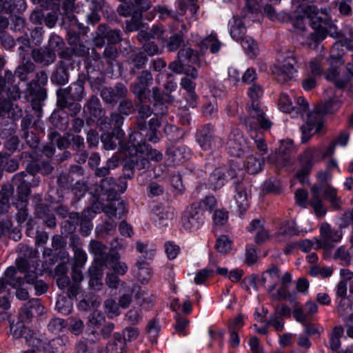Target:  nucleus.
I'll return each instance as SVG.
<instances>
[{
	"label": "nucleus",
	"instance_id": "20",
	"mask_svg": "<svg viewBox=\"0 0 353 353\" xmlns=\"http://www.w3.org/2000/svg\"><path fill=\"white\" fill-rule=\"evenodd\" d=\"M148 61V58L147 55L143 52H141V50L132 51L129 57V63L132 65L130 74L131 75H137L139 70L145 68Z\"/></svg>",
	"mask_w": 353,
	"mask_h": 353
},
{
	"label": "nucleus",
	"instance_id": "13",
	"mask_svg": "<svg viewBox=\"0 0 353 353\" xmlns=\"http://www.w3.org/2000/svg\"><path fill=\"white\" fill-rule=\"evenodd\" d=\"M153 77L149 70H143L137 76V81L130 86L131 92L134 97H148V87L152 83Z\"/></svg>",
	"mask_w": 353,
	"mask_h": 353
},
{
	"label": "nucleus",
	"instance_id": "58",
	"mask_svg": "<svg viewBox=\"0 0 353 353\" xmlns=\"http://www.w3.org/2000/svg\"><path fill=\"white\" fill-rule=\"evenodd\" d=\"M65 43L62 38L57 35H52L50 37L48 45L46 48L50 52L56 53L57 50L63 48Z\"/></svg>",
	"mask_w": 353,
	"mask_h": 353
},
{
	"label": "nucleus",
	"instance_id": "23",
	"mask_svg": "<svg viewBox=\"0 0 353 353\" xmlns=\"http://www.w3.org/2000/svg\"><path fill=\"white\" fill-rule=\"evenodd\" d=\"M97 37L105 38L110 43L115 44L121 40V32L118 29H110L105 24H100L97 28Z\"/></svg>",
	"mask_w": 353,
	"mask_h": 353
},
{
	"label": "nucleus",
	"instance_id": "51",
	"mask_svg": "<svg viewBox=\"0 0 353 353\" xmlns=\"http://www.w3.org/2000/svg\"><path fill=\"white\" fill-rule=\"evenodd\" d=\"M181 85L188 92V97L190 101V105L194 106L195 102V93L194 92L195 88V83L189 79L188 77H183L181 80Z\"/></svg>",
	"mask_w": 353,
	"mask_h": 353
},
{
	"label": "nucleus",
	"instance_id": "57",
	"mask_svg": "<svg viewBox=\"0 0 353 353\" xmlns=\"http://www.w3.org/2000/svg\"><path fill=\"white\" fill-rule=\"evenodd\" d=\"M279 106L282 112H291L294 110L292 99L286 94H281L279 98Z\"/></svg>",
	"mask_w": 353,
	"mask_h": 353
},
{
	"label": "nucleus",
	"instance_id": "27",
	"mask_svg": "<svg viewBox=\"0 0 353 353\" xmlns=\"http://www.w3.org/2000/svg\"><path fill=\"white\" fill-rule=\"evenodd\" d=\"M201 207V203H193L188 208L186 214L182 218L183 225L186 228H191L193 226V223L190 221V219L195 221L196 223H199L201 221V217L199 213V209Z\"/></svg>",
	"mask_w": 353,
	"mask_h": 353
},
{
	"label": "nucleus",
	"instance_id": "52",
	"mask_svg": "<svg viewBox=\"0 0 353 353\" xmlns=\"http://www.w3.org/2000/svg\"><path fill=\"white\" fill-rule=\"evenodd\" d=\"M67 326L66 322L59 318L52 319L48 325V330L52 334H57L62 332Z\"/></svg>",
	"mask_w": 353,
	"mask_h": 353
},
{
	"label": "nucleus",
	"instance_id": "48",
	"mask_svg": "<svg viewBox=\"0 0 353 353\" xmlns=\"http://www.w3.org/2000/svg\"><path fill=\"white\" fill-rule=\"evenodd\" d=\"M183 42V34L181 32L175 33L168 39L167 48L170 52H174L182 46Z\"/></svg>",
	"mask_w": 353,
	"mask_h": 353
},
{
	"label": "nucleus",
	"instance_id": "18",
	"mask_svg": "<svg viewBox=\"0 0 353 353\" xmlns=\"http://www.w3.org/2000/svg\"><path fill=\"white\" fill-rule=\"evenodd\" d=\"M30 54L35 63L43 66H48L54 63L57 58L56 53L49 51L46 47L34 48Z\"/></svg>",
	"mask_w": 353,
	"mask_h": 353
},
{
	"label": "nucleus",
	"instance_id": "28",
	"mask_svg": "<svg viewBox=\"0 0 353 353\" xmlns=\"http://www.w3.org/2000/svg\"><path fill=\"white\" fill-rule=\"evenodd\" d=\"M101 191L107 196L108 201L114 200L117 195V185L112 177H105L101 181Z\"/></svg>",
	"mask_w": 353,
	"mask_h": 353
},
{
	"label": "nucleus",
	"instance_id": "5",
	"mask_svg": "<svg viewBox=\"0 0 353 353\" xmlns=\"http://www.w3.org/2000/svg\"><path fill=\"white\" fill-rule=\"evenodd\" d=\"M248 115L244 117L243 123L250 133H261V130H266L270 128L272 123L266 118L265 114L260 107V103H251L247 107Z\"/></svg>",
	"mask_w": 353,
	"mask_h": 353
},
{
	"label": "nucleus",
	"instance_id": "9",
	"mask_svg": "<svg viewBox=\"0 0 353 353\" xmlns=\"http://www.w3.org/2000/svg\"><path fill=\"white\" fill-rule=\"evenodd\" d=\"M89 251L94 254V261L100 268L107 265L108 261H115V260L119 258V254L116 252L107 254L106 245L95 240L90 241Z\"/></svg>",
	"mask_w": 353,
	"mask_h": 353
},
{
	"label": "nucleus",
	"instance_id": "17",
	"mask_svg": "<svg viewBox=\"0 0 353 353\" xmlns=\"http://www.w3.org/2000/svg\"><path fill=\"white\" fill-rule=\"evenodd\" d=\"M44 312V307L39 299H32L21 307L19 318L21 321H30L33 318L41 316Z\"/></svg>",
	"mask_w": 353,
	"mask_h": 353
},
{
	"label": "nucleus",
	"instance_id": "11",
	"mask_svg": "<svg viewBox=\"0 0 353 353\" xmlns=\"http://www.w3.org/2000/svg\"><path fill=\"white\" fill-rule=\"evenodd\" d=\"M136 99L135 105L137 107V115L136 123L140 130H145L148 128L147 119L152 114L154 108L147 103L150 100L148 97H134Z\"/></svg>",
	"mask_w": 353,
	"mask_h": 353
},
{
	"label": "nucleus",
	"instance_id": "64",
	"mask_svg": "<svg viewBox=\"0 0 353 353\" xmlns=\"http://www.w3.org/2000/svg\"><path fill=\"white\" fill-rule=\"evenodd\" d=\"M114 136H116V134H112V132L111 133L106 132L101 134V140L105 150H114L116 148L117 143L114 140Z\"/></svg>",
	"mask_w": 353,
	"mask_h": 353
},
{
	"label": "nucleus",
	"instance_id": "4",
	"mask_svg": "<svg viewBox=\"0 0 353 353\" xmlns=\"http://www.w3.org/2000/svg\"><path fill=\"white\" fill-rule=\"evenodd\" d=\"M245 18V15H243L241 18L233 17L230 21V35L232 38L237 41H241L242 47L246 51V53L250 58L256 56L259 48L256 42L251 38L245 35L247 29L243 19Z\"/></svg>",
	"mask_w": 353,
	"mask_h": 353
},
{
	"label": "nucleus",
	"instance_id": "36",
	"mask_svg": "<svg viewBox=\"0 0 353 353\" xmlns=\"http://www.w3.org/2000/svg\"><path fill=\"white\" fill-rule=\"evenodd\" d=\"M234 137L233 139H230L228 143L231 149L232 154L239 157L243 153L245 141L240 133H238Z\"/></svg>",
	"mask_w": 353,
	"mask_h": 353
},
{
	"label": "nucleus",
	"instance_id": "55",
	"mask_svg": "<svg viewBox=\"0 0 353 353\" xmlns=\"http://www.w3.org/2000/svg\"><path fill=\"white\" fill-rule=\"evenodd\" d=\"M119 303H117L112 299H108L104 301L105 312L110 318H113L119 314Z\"/></svg>",
	"mask_w": 353,
	"mask_h": 353
},
{
	"label": "nucleus",
	"instance_id": "37",
	"mask_svg": "<svg viewBox=\"0 0 353 353\" xmlns=\"http://www.w3.org/2000/svg\"><path fill=\"white\" fill-rule=\"evenodd\" d=\"M236 191L237 194L234 196V199L239 209L240 213H243L248 208V195L245 188L243 185H239L236 188Z\"/></svg>",
	"mask_w": 353,
	"mask_h": 353
},
{
	"label": "nucleus",
	"instance_id": "38",
	"mask_svg": "<svg viewBox=\"0 0 353 353\" xmlns=\"http://www.w3.org/2000/svg\"><path fill=\"white\" fill-rule=\"evenodd\" d=\"M90 279L89 281L90 287L94 290H99L103 285L101 281L103 272L99 268H94L89 271Z\"/></svg>",
	"mask_w": 353,
	"mask_h": 353
},
{
	"label": "nucleus",
	"instance_id": "2",
	"mask_svg": "<svg viewBox=\"0 0 353 353\" xmlns=\"http://www.w3.org/2000/svg\"><path fill=\"white\" fill-rule=\"evenodd\" d=\"M176 58V60L169 63L168 68L176 74H183L196 79L198 77V71L190 64H196L199 62V52L189 47L183 48L178 52Z\"/></svg>",
	"mask_w": 353,
	"mask_h": 353
},
{
	"label": "nucleus",
	"instance_id": "35",
	"mask_svg": "<svg viewBox=\"0 0 353 353\" xmlns=\"http://www.w3.org/2000/svg\"><path fill=\"white\" fill-rule=\"evenodd\" d=\"M337 312L347 324L353 322V307L350 301L342 299L339 304Z\"/></svg>",
	"mask_w": 353,
	"mask_h": 353
},
{
	"label": "nucleus",
	"instance_id": "33",
	"mask_svg": "<svg viewBox=\"0 0 353 353\" xmlns=\"http://www.w3.org/2000/svg\"><path fill=\"white\" fill-rule=\"evenodd\" d=\"M103 212L108 216V218L117 217V215L120 217L125 212L123 201L112 200L111 203L104 206Z\"/></svg>",
	"mask_w": 353,
	"mask_h": 353
},
{
	"label": "nucleus",
	"instance_id": "8",
	"mask_svg": "<svg viewBox=\"0 0 353 353\" xmlns=\"http://www.w3.org/2000/svg\"><path fill=\"white\" fill-rule=\"evenodd\" d=\"M296 63V61L292 55L281 57L273 70L276 81L285 83L292 79L295 72L294 66Z\"/></svg>",
	"mask_w": 353,
	"mask_h": 353
},
{
	"label": "nucleus",
	"instance_id": "60",
	"mask_svg": "<svg viewBox=\"0 0 353 353\" xmlns=\"http://www.w3.org/2000/svg\"><path fill=\"white\" fill-rule=\"evenodd\" d=\"M130 3L134 6V8L137 7L133 12H139L141 14L149 10L152 6V3L150 0H130Z\"/></svg>",
	"mask_w": 353,
	"mask_h": 353
},
{
	"label": "nucleus",
	"instance_id": "41",
	"mask_svg": "<svg viewBox=\"0 0 353 353\" xmlns=\"http://www.w3.org/2000/svg\"><path fill=\"white\" fill-rule=\"evenodd\" d=\"M324 198L327 200L332 208L334 209H340L341 201L340 198L337 196L336 190L330 186L325 188L323 190Z\"/></svg>",
	"mask_w": 353,
	"mask_h": 353
},
{
	"label": "nucleus",
	"instance_id": "46",
	"mask_svg": "<svg viewBox=\"0 0 353 353\" xmlns=\"http://www.w3.org/2000/svg\"><path fill=\"white\" fill-rule=\"evenodd\" d=\"M57 104L60 108H66L70 105L72 103H74L76 101H73L70 94H68V90L66 89L60 88L57 92Z\"/></svg>",
	"mask_w": 353,
	"mask_h": 353
},
{
	"label": "nucleus",
	"instance_id": "43",
	"mask_svg": "<svg viewBox=\"0 0 353 353\" xmlns=\"http://www.w3.org/2000/svg\"><path fill=\"white\" fill-rule=\"evenodd\" d=\"M344 330L342 326H336L332 330L330 339V347L335 351L341 346V338L343 334Z\"/></svg>",
	"mask_w": 353,
	"mask_h": 353
},
{
	"label": "nucleus",
	"instance_id": "54",
	"mask_svg": "<svg viewBox=\"0 0 353 353\" xmlns=\"http://www.w3.org/2000/svg\"><path fill=\"white\" fill-rule=\"evenodd\" d=\"M201 45L203 47L210 48L212 53H216L219 52L221 47L220 41H218L216 37L213 35H210L205 38L202 41Z\"/></svg>",
	"mask_w": 353,
	"mask_h": 353
},
{
	"label": "nucleus",
	"instance_id": "45",
	"mask_svg": "<svg viewBox=\"0 0 353 353\" xmlns=\"http://www.w3.org/2000/svg\"><path fill=\"white\" fill-rule=\"evenodd\" d=\"M143 14L139 12H133V16L130 20L125 21V28L129 32L138 30L143 26Z\"/></svg>",
	"mask_w": 353,
	"mask_h": 353
},
{
	"label": "nucleus",
	"instance_id": "61",
	"mask_svg": "<svg viewBox=\"0 0 353 353\" xmlns=\"http://www.w3.org/2000/svg\"><path fill=\"white\" fill-rule=\"evenodd\" d=\"M215 248L220 253H227L231 250V241L228 236L222 235L217 239Z\"/></svg>",
	"mask_w": 353,
	"mask_h": 353
},
{
	"label": "nucleus",
	"instance_id": "12",
	"mask_svg": "<svg viewBox=\"0 0 353 353\" xmlns=\"http://www.w3.org/2000/svg\"><path fill=\"white\" fill-rule=\"evenodd\" d=\"M124 123V117L119 112L114 111L110 113V117H105L99 121V126L105 131L112 130L116 134L117 139H121L124 133L121 126Z\"/></svg>",
	"mask_w": 353,
	"mask_h": 353
},
{
	"label": "nucleus",
	"instance_id": "63",
	"mask_svg": "<svg viewBox=\"0 0 353 353\" xmlns=\"http://www.w3.org/2000/svg\"><path fill=\"white\" fill-rule=\"evenodd\" d=\"M263 94V90L261 85L254 83L249 88L248 95L251 99V103H259L258 99Z\"/></svg>",
	"mask_w": 353,
	"mask_h": 353
},
{
	"label": "nucleus",
	"instance_id": "21",
	"mask_svg": "<svg viewBox=\"0 0 353 353\" xmlns=\"http://www.w3.org/2000/svg\"><path fill=\"white\" fill-rule=\"evenodd\" d=\"M279 279V269L277 266L272 265L262 274L259 282L262 285H268V291L272 292L276 288Z\"/></svg>",
	"mask_w": 353,
	"mask_h": 353
},
{
	"label": "nucleus",
	"instance_id": "34",
	"mask_svg": "<svg viewBox=\"0 0 353 353\" xmlns=\"http://www.w3.org/2000/svg\"><path fill=\"white\" fill-rule=\"evenodd\" d=\"M9 130V132L2 130L1 136L2 139H5L3 144L6 149L10 152H14L19 148L20 141L17 136L12 134L13 129H10Z\"/></svg>",
	"mask_w": 353,
	"mask_h": 353
},
{
	"label": "nucleus",
	"instance_id": "62",
	"mask_svg": "<svg viewBox=\"0 0 353 353\" xmlns=\"http://www.w3.org/2000/svg\"><path fill=\"white\" fill-rule=\"evenodd\" d=\"M134 6L130 3V0L123 1V3L119 5L117 8L118 14L123 17H129L133 16Z\"/></svg>",
	"mask_w": 353,
	"mask_h": 353
},
{
	"label": "nucleus",
	"instance_id": "16",
	"mask_svg": "<svg viewBox=\"0 0 353 353\" xmlns=\"http://www.w3.org/2000/svg\"><path fill=\"white\" fill-rule=\"evenodd\" d=\"M26 176L24 172L16 174L12 178V183L17 186V201L27 205L31 190L30 183L24 179Z\"/></svg>",
	"mask_w": 353,
	"mask_h": 353
},
{
	"label": "nucleus",
	"instance_id": "50",
	"mask_svg": "<svg viewBox=\"0 0 353 353\" xmlns=\"http://www.w3.org/2000/svg\"><path fill=\"white\" fill-rule=\"evenodd\" d=\"M155 13L159 14V18L161 21L165 20L168 17H172L173 19L177 18L176 13H174L167 7L163 6L154 7L152 11L150 12V14L152 15V17H154Z\"/></svg>",
	"mask_w": 353,
	"mask_h": 353
},
{
	"label": "nucleus",
	"instance_id": "3",
	"mask_svg": "<svg viewBox=\"0 0 353 353\" xmlns=\"http://www.w3.org/2000/svg\"><path fill=\"white\" fill-rule=\"evenodd\" d=\"M48 82V75L46 71L38 72L35 78L27 84V91L31 96V106L37 112L38 117H41L43 102L47 97V90L43 88Z\"/></svg>",
	"mask_w": 353,
	"mask_h": 353
},
{
	"label": "nucleus",
	"instance_id": "31",
	"mask_svg": "<svg viewBox=\"0 0 353 353\" xmlns=\"http://www.w3.org/2000/svg\"><path fill=\"white\" fill-rule=\"evenodd\" d=\"M125 345V339L119 332H114L113 339L106 346V353H123Z\"/></svg>",
	"mask_w": 353,
	"mask_h": 353
},
{
	"label": "nucleus",
	"instance_id": "42",
	"mask_svg": "<svg viewBox=\"0 0 353 353\" xmlns=\"http://www.w3.org/2000/svg\"><path fill=\"white\" fill-rule=\"evenodd\" d=\"M263 163V159H259L253 155H250L248 157L246 161L247 171L251 174H256L261 170Z\"/></svg>",
	"mask_w": 353,
	"mask_h": 353
},
{
	"label": "nucleus",
	"instance_id": "49",
	"mask_svg": "<svg viewBox=\"0 0 353 353\" xmlns=\"http://www.w3.org/2000/svg\"><path fill=\"white\" fill-rule=\"evenodd\" d=\"M17 269L14 267L8 268L6 272L4 278L9 281V285L12 288H17L23 284V279L22 277H15Z\"/></svg>",
	"mask_w": 353,
	"mask_h": 353
},
{
	"label": "nucleus",
	"instance_id": "29",
	"mask_svg": "<svg viewBox=\"0 0 353 353\" xmlns=\"http://www.w3.org/2000/svg\"><path fill=\"white\" fill-rule=\"evenodd\" d=\"M10 332L15 339H24L26 342L29 343L34 338V332L28 327L22 325H11Z\"/></svg>",
	"mask_w": 353,
	"mask_h": 353
},
{
	"label": "nucleus",
	"instance_id": "44",
	"mask_svg": "<svg viewBox=\"0 0 353 353\" xmlns=\"http://www.w3.org/2000/svg\"><path fill=\"white\" fill-rule=\"evenodd\" d=\"M298 228L294 222L287 221L280 228V230L275 234V236L279 238L281 236L285 237H291L298 234Z\"/></svg>",
	"mask_w": 353,
	"mask_h": 353
},
{
	"label": "nucleus",
	"instance_id": "14",
	"mask_svg": "<svg viewBox=\"0 0 353 353\" xmlns=\"http://www.w3.org/2000/svg\"><path fill=\"white\" fill-rule=\"evenodd\" d=\"M320 232L323 241H316V249L324 248L325 250H329L332 248L331 243L339 241L342 236L341 231L332 230L327 223L321 224Z\"/></svg>",
	"mask_w": 353,
	"mask_h": 353
},
{
	"label": "nucleus",
	"instance_id": "10",
	"mask_svg": "<svg viewBox=\"0 0 353 353\" xmlns=\"http://www.w3.org/2000/svg\"><path fill=\"white\" fill-rule=\"evenodd\" d=\"M128 90L123 83H117L114 87H103L100 92L101 97L108 105L114 106L120 100L128 97Z\"/></svg>",
	"mask_w": 353,
	"mask_h": 353
},
{
	"label": "nucleus",
	"instance_id": "6",
	"mask_svg": "<svg viewBox=\"0 0 353 353\" xmlns=\"http://www.w3.org/2000/svg\"><path fill=\"white\" fill-rule=\"evenodd\" d=\"M327 112L325 108L318 107L313 112L307 114L305 123L301 127V141L307 142L314 134H323V115Z\"/></svg>",
	"mask_w": 353,
	"mask_h": 353
},
{
	"label": "nucleus",
	"instance_id": "1",
	"mask_svg": "<svg viewBox=\"0 0 353 353\" xmlns=\"http://www.w3.org/2000/svg\"><path fill=\"white\" fill-rule=\"evenodd\" d=\"M303 16L297 17L294 26L303 37L302 43L310 48H316L329 32H334L336 26L330 17V8L319 9L314 5L301 8Z\"/></svg>",
	"mask_w": 353,
	"mask_h": 353
},
{
	"label": "nucleus",
	"instance_id": "53",
	"mask_svg": "<svg viewBox=\"0 0 353 353\" xmlns=\"http://www.w3.org/2000/svg\"><path fill=\"white\" fill-rule=\"evenodd\" d=\"M164 132L166 135L173 141L181 139L185 134L183 130L179 129L178 127L172 125H166L164 128Z\"/></svg>",
	"mask_w": 353,
	"mask_h": 353
},
{
	"label": "nucleus",
	"instance_id": "24",
	"mask_svg": "<svg viewBox=\"0 0 353 353\" xmlns=\"http://www.w3.org/2000/svg\"><path fill=\"white\" fill-rule=\"evenodd\" d=\"M86 81V77L83 73L79 75L78 79L70 87L65 88L68 94L73 101H81L84 94V83Z\"/></svg>",
	"mask_w": 353,
	"mask_h": 353
},
{
	"label": "nucleus",
	"instance_id": "59",
	"mask_svg": "<svg viewBox=\"0 0 353 353\" xmlns=\"http://www.w3.org/2000/svg\"><path fill=\"white\" fill-rule=\"evenodd\" d=\"M118 55V51L115 46L109 44L108 45L103 51V57L106 60L107 63L111 66L113 65V63L115 61Z\"/></svg>",
	"mask_w": 353,
	"mask_h": 353
},
{
	"label": "nucleus",
	"instance_id": "30",
	"mask_svg": "<svg viewBox=\"0 0 353 353\" xmlns=\"http://www.w3.org/2000/svg\"><path fill=\"white\" fill-rule=\"evenodd\" d=\"M135 148V154L138 153L145 155L147 159L154 160L155 161H160L162 158V154L155 149L149 148L145 143H138L137 145H133Z\"/></svg>",
	"mask_w": 353,
	"mask_h": 353
},
{
	"label": "nucleus",
	"instance_id": "26",
	"mask_svg": "<svg viewBox=\"0 0 353 353\" xmlns=\"http://www.w3.org/2000/svg\"><path fill=\"white\" fill-rule=\"evenodd\" d=\"M84 112L88 113L90 117L95 118L101 117L104 109L99 99L96 95L91 96L84 106Z\"/></svg>",
	"mask_w": 353,
	"mask_h": 353
},
{
	"label": "nucleus",
	"instance_id": "15",
	"mask_svg": "<svg viewBox=\"0 0 353 353\" xmlns=\"http://www.w3.org/2000/svg\"><path fill=\"white\" fill-rule=\"evenodd\" d=\"M14 81V74L9 70H5L3 74H0V97L6 95L16 100L21 96V92L17 86L9 87Z\"/></svg>",
	"mask_w": 353,
	"mask_h": 353
},
{
	"label": "nucleus",
	"instance_id": "22",
	"mask_svg": "<svg viewBox=\"0 0 353 353\" xmlns=\"http://www.w3.org/2000/svg\"><path fill=\"white\" fill-rule=\"evenodd\" d=\"M315 149H308L304 152L301 156L302 169L296 174L297 179L302 183L305 182V176H307L312 165Z\"/></svg>",
	"mask_w": 353,
	"mask_h": 353
},
{
	"label": "nucleus",
	"instance_id": "40",
	"mask_svg": "<svg viewBox=\"0 0 353 353\" xmlns=\"http://www.w3.org/2000/svg\"><path fill=\"white\" fill-rule=\"evenodd\" d=\"M134 111V104L131 99L125 97L119 101L117 112L123 117L130 115Z\"/></svg>",
	"mask_w": 353,
	"mask_h": 353
},
{
	"label": "nucleus",
	"instance_id": "47",
	"mask_svg": "<svg viewBox=\"0 0 353 353\" xmlns=\"http://www.w3.org/2000/svg\"><path fill=\"white\" fill-rule=\"evenodd\" d=\"M136 265L139 269L137 273L138 279L142 283L147 282L150 275L148 263L140 259L137 261Z\"/></svg>",
	"mask_w": 353,
	"mask_h": 353
},
{
	"label": "nucleus",
	"instance_id": "7",
	"mask_svg": "<svg viewBox=\"0 0 353 353\" xmlns=\"http://www.w3.org/2000/svg\"><path fill=\"white\" fill-rule=\"evenodd\" d=\"M150 92L152 94V107L155 115L157 117H163L167 114L168 107L174 101V97L170 93H165L157 86L152 87Z\"/></svg>",
	"mask_w": 353,
	"mask_h": 353
},
{
	"label": "nucleus",
	"instance_id": "39",
	"mask_svg": "<svg viewBox=\"0 0 353 353\" xmlns=\"http://www.w3.org/2000/svg\"><path fill=\"white\" fill-rule=\"evenodd\" d=\"M59 185L68 189L73 188L74 185H79V180L76 179L71 173H61L57 179Z\"/></svg>",
	"mask_w": 353,
	"mask_h": 353
},
{
	"label": "nucleus",
	"instance_id": "56",
	"mask_svg": "<svg viewBox=\"0 0 353 353\" xmlns=\"http://www.w3.org/2000/svg\"><path fill=\"white\" fill-rule=\"evenodd\" d=\"M49 139H50L51 144H56L60 149H65L70 145L69 141L66 138L62 137L57 132H52L49 134Z\"/></svg>",
	"mask_w": 353,
	"mask_h": 353
},
{
	"label": "nucleus",
	"instance_id": "25",
	"mask_svg": "<svg viewBox=\"0 0 353 353\" xmlns=\"http://www.w3.org/2000/svg\"><path fill=\"white\" fill-rule=\"evenodd\" d=\"M69 74L66 63L61 61L56 70L52 73L51 81L57 85H63L68 82Z\"/></svg>",
	"mask_w": 353,
	"mask_h": 353
},
{
	"label": "nucleus",
	"instance_id": "19",
	"mask_svg": "<svg viewBox=\"0 0 353 353\" xmlns=\"http://www.w3.org/2000/svg\"><path fill=\"white\" fill-rule=\"evenodd\" d=\"M114 330V324L112 322L105 323L101 328L100 333L97 330H92L85 333V339L91 343H96L100 341L102 337L107 339L110 337Z\"/></svg>",
	"mask_w": 353,
	"mask_h": 353
},
{
	"label": "nucleus",
	"instance_id": "32",
	"mask_svg": "<svg viewBox=\"0 0 353 353\" xmlns=\"http://www.w3.org/2000/svg\"><path fill=\"white\" fill-rule=\"evenodd\" d=\"M25 57H23L22 63L17 66L14 74L22 81L28 80V76L35 70V64L30 60L25 61Z\"/></svg>",
	"mask_w": 353,
	"mask_h": 353
}]
</instances>
